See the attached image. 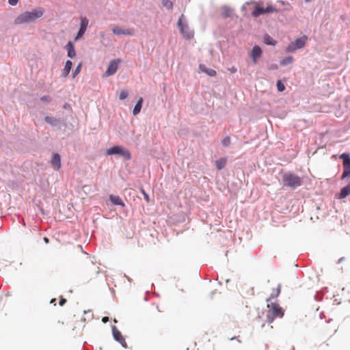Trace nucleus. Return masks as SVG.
I'll return each instance as SVG.
<instances>
[{"mask_svg": "<svg viewBox=\"0 0 350 350\" xmlns=\"http://www.w3.org/2000/svg\"><path fill=\"white\" fill-rule=\"evenodd\" d=\"M109 321V318L107 317H104L103 319H102V321L103 323H107V321Z\"/></svg>", "mask_w": 350, "mask_h": 350, "instance_id": "obj_38", "label": "nucleus"}, {"mask_svg": "<svg viewBox=\"0 0 350 350\" xmlns=\"http://www.w3.org/2000/svg\"><path fill=\"white\" fill-rule=\"evenodd\" d=\"M284 186L290 188H297L302 184L301 178L292 172L285 173L282 178Z\"/></svg>", "mask_w": 350, "mask_h": 350, "instance_id": "obj_3", "label": "nucleus"}, {"mask_svg": "<svg viewBox=\"0 0 350 350\" xmlns=\"http://www.w3.org/2000/svg\"><path fill=\"white\" fill-rule=\"evenodd\" d=\"M162 5L169 10H171L173 8V3L170 0H162Z\"/></svg>", "mask_w": 350, "mask_h": 350, "instance_id": "obj_27", "label": "nucleus"}, {"mask_svg": "<svg viewBox=\"0 0 350 350\" xmlns=\"http://www.w3.org/2000/svg\"><path fill=\"white\" fill-rule=\"evenodd\" d=\"M349 195H350V183L347 186L341 189L338 198L344 199Z\"/></svg>", "mask_w": 350, "mask_h": 350, "instance_id": "obj_15", "label": "nucleus"}, {"mask_svg": "<svg viewBox=\"0 0 350 350\" xmlns=\"http://www.w3.org/2000/svg\"><path fill=\"white\" fill-rule=\"evenodd\" d=\"M66 48L68 50V56L70 58H73L76 55V52L75 50V47L72 42H68L66 46Z\"/></svg>", "mask_w": 350, "mask_h": 350, "instance_id": "obj_18", "label": "nucleus"}, {"mask_svg": "<svg viewBox=\"0 0 350 350\" xmlns=\"http://www.w3.org/2000/svg\"><path fill=\"white\" fill-rule=\"evenodd\" d=\"M230 143V139L229 137H226L221 142L224 146H228Z\"/></svg>", "mask_w": 350, "mask_h": 350, "instance_id": "obj_31", "label": "nucleus"}, {"mask_svg": "<svg viewBox=\"0 0 350 350\" xmlns=\"http://www.w3.org/2000/svg\"><path fill=\"white\" fill-rule=\"evenodd\" d=\"M262 53V49L259 46L255 45L253 46L251 51L250 57L254 64L257 63L258 59L261 57Z\"/></svg>", "mask_w": 350, "mask_h": 350, "instance_id": "obj_10", "label": "nucleus"}, {"mask_svg": "<svg viewBox=\"0 0 350 350\" xmlns=\"http://www.w3.org/2000/svg\"><path fill=\"white\" fill-rule=\"evenodd\" d=\"M306 40L307 37L305 36L297 38L287 46L286 51L288 53H293L297 49H302L306 44Z\"/></svg>", "mask_w": 350, "mask_h": 350, "instance_id": "obj_6", "label": "nucleus"}, {"mask_svg": "<svg viewBox=\"0 0 350 350\" xmlns=\"http://www.w3.org/2000/svg\"><path fill=\"white\" fill-rule=\"evenodd\" d=\"M143 101H144V100H143L142 97H140L138 99V100L137 101V103L133 109V114L134 116H136L140 113L142 107Z\"/></svg>", "mask_w": 350, "mask_h": 350, "instance_id": "obj_16", "label": "nucleus"}, {"mask_svg": "<svg viewBox=\"0 0 350 350\" xmlns=\"http://www.w3.org/2000/svg\"><path fill=\"white\" fill-rule=\"evenodd\" d=\"M55 301V299H52L51 302Z\"/></svg>", "mask_w": 350, "mask_h": 350, "instance_id": "obj_42", "label": "nucleus"}, {"mask_svg": "<svg viewBox=\"0 0 350 350\" xmlns=\"http://www.w3.org/2000/svg\"><path fill=\"white\" fill-rule=\"evenodd\" d=\"M200 69L202 72L206 73L208 75L211 77H214L216 75V71L211 68H207L205 65L200 64Z\"/></svg>", "mask_w": 350, "mask_h": 350, "instance_id": "obj_19", "label": "nucleus"}, {"mask_svg": "<svg viewBox=\"0 0 350 350\" xmlns=\"http://www.w3.org/2000/svg\"><path fill=\"white\" fill-rule=\"evenodd\" d=\"M231 72H235L237 71V69L234 67H232L231 69H230Z\"/></svg>", "mask_w": 350, "mask_h": 350, "instance_id": "obj_39", "label": "nucleus"}, {"mask_svg": "<svg viewBox=\"0 0 350 350\" xmlns=\"http://www.w3.org/2000/svg\"><path fill=\"white\" fill-rule=\"evenodd\" d=\"M143 194H144V198L146 200V201L148 202L149 201V196H148V195L144 191H143Z\"/></svg>", "mask_w": 350, "mask_h": 350, "instance_id": "obj_37", "label": "nucleus"}, {"mask_svg": "<svg viewBox=\"0 0 350 350\" xmlns=\"http://www.w3.org/2000/svg\"><path fill=\"white\" fill-rule=\"evenodd\" d=\"M232 12H233V10L227 6H224L222 8V16L224 17L231 16L232 14Z\"/></svg>", "mask_w": 350, "mask_h": 350, "instance_id": "obj_24", "label": "nucleus"}, {"mask_svg": "<svg viewBox=\"0 0 350 350\" xmlns=\"http://www.w3.org/2000/svg\"><path fill=\"white\" fill-rule=\"evenodd\" d=\"M280 289H281V286H280V284H279V285L278 286V287H277V288H276L275 291H273V292L271 294L270 297H269V299H267V304L269 303V300H270L271 299L276 298V297L279 295V294H280Z\"/></svg>", "mask_w": 350, "mask_h": 350, "instance_id": "obj_26", "label": "nucleus"}, {"mask_svg": "<svg viewBox=\"0 0 350 350\" xmlns=\"http://www.w3.org/2000/svg\"><path fill=\"white\" fill-rule=\"evenodd\" d=\"M279 10L274 7H273L271 5H268L267 8H264L258 5H256L255 6L254 10L252 12V14L254 17H258L262 14H266V13H272V12H276L278 13Z\"/></svg>", "mask_w": 350, "mask_h": 350, "instance_id": "obj_7", "label": "nucleus"}, {"mask_svg": "<svg viewBox=\"0 0 350 350\" xmlns=\"http://www.w3.org/2000/svg\"><path fill=\"white\" fill-rule=\"evenodd\" d=\"M44 14V9L38 8L31 11H26L19 14L14 20L16 25L35 23Z\"/></svg>", "mask_w": 350, "mask_h": 350, "instance_id": "obj_1", "label": "nucleus"}, {"mask_svg": "<svg viewBox=\"0 0 350 350\" xmlns=\"http://www.w3.org/2000/svg\"><path fill=\"white\" fill-rule=\"evenodd\" d=\"M72 66V63L70 60H67L65 64V66L63 69L62 74L64 77H67L70 72Z\"/></svg>", "mask_w": 350, "mask_h": 350, "instance_id": "obj_21", "label": "nucleus"}, {"mask_svg": "<svg viewBox=\"0 0 350 350\" xmlns=\"http://www.w3.org/2000/svg\"><path fill=\"white\" fill-rule=\"evenodd\" d=\"M340 157L343 160L344 170L342 178H345L350 176V155L347 153H343L340 156Z\"/></svg>", "mask_w": 350, "mask_h": 350, "instance_id": "obj_8", "label": "nucleus"}, {"mask_svg": "<svg viewBox=\"0 0 350 350\" xmlns=\"http://www.w3.org/2000/svg\"><path fill=\"white\" fill-rule=\"evenodd\" d=\"M263 41L267 45L275 46L276 44V42L269 35L264 36Z\"/></svg>", "mask_w": 350, "mask_h": 350, "instance_id": "obj_23", "label": "nucleus"}, {"mask_svg": "<svg viewBox=\"0 0 350 350\" xmlns=\"http://www.w3.org/2000/svg\"><path fill=\"white\" fill-rule=\"evenodd\" d=\"M44 120L46 123L49 124L52 126H58L60 124V120L59 119L50 117V116H46L44 118Z\"/></svg>", "mask_w": 350, "mask_h": 350, "instance_id": "obj_17", "label": "nucleus"}, {"mask_svg": "<svg viewBox=\"0 0 350 350\" xmlns=\"http://www.w3.org/2000/svg\"><path fill=\"white\" fill-rule=\"evenodd\" d=\"M109 200L113 205H118L122 207L125 206L124 202L118 196L110 195Z\"/></svg>", "mask_w": 350, "mask_h": 350, "instance_id": "obj_14", "label": "nucleus"}, {"mask_svg": "<svg viewBox=\"0 0 350 350\" xmlns=\"http://www.w3.org/2000/svg\"><path fill=\"white\" fill-rule=\"evenodd\" d=\"M121 345L124 347V348H126L127 347V345H126V342L124 340V338H123L120 342H119Z\"/></svg>", "mask_w": 350, "mask_h": 350, "instance_id": "obj_35", "label": "nucleus"}, {"mask_svg": "<svg viewBox=\"0 0 350 350\" xmlns=\"http://www.w3.org/2000/svg\"><path fill=\"white\" fill-rule=\"evenodd\" d=\"M119 61V59H114L110 62V64L105 73V77L113 75L118 70V64Z\"/></svg>", "mask_w": 350, "mask_h": 350, "instance_id": "obj_11", "label": "nucleus"}, {"mask_svg": "<svg viewBox=\"0 0 350 350\" xmlns=\"http://www.w3.org/2000/svg\"><path fill=\"white\" fill-rule=\"evenodd\" d=\"M112 334L114 339L117 342H120L123 338L121 332L116 328V326H112Z\"/></svg>", "mask_w": 350, "mask_h": 350, "instance_id": "obj_20", "label": "nucleus"}, {"mask_svg": "<svg viewBox=\"0 0 350 350\" xmlns=\"http://www.w3.org/2000/svg\"><path fill=\"white\" fill-rule=\"evenodd\" d=\"M268 68L270 70H277L278 68V66L275 64H273L270 65Z\"/></svg>", "mask_w": 350, "mask_h": 350, "instance_id": "obj_33", "label": "nucleus"}, {"mask_svg": "<svg viewBox=\"0 0 350 350\" xmlns=\"http://www.w3.org/2000/svg\"><path fill=\"white\" fill-rule=\"evenodd\" d=\"M267 321L271 323L277 318H282L284 310L277 303L271 302L267 304Z\"/></svg>", "mask_w": 350, "mask_h": 350, "instance_id": "obj_2", "label": "nucleus"}, {"mask_svg": "<svg viewBox=\"0 0 350 350\" xmlns=\"http://www.w3.org/2000/svg\"><path fill=\"white\" fill-rule=\"evenodd\" d=\"M128 95H129L128 92L125 90H121V92L120 93L119 98L120 100H124L127 98Z\"/></svg>", "mask_w": 350, "mask_h": 350, "instance_id": "obj_28", "label": "nucleus"}, {"mask_svg": "<svg viewBox=\"0 0 350 350\" xmlns=\"http://www.w3.org/2000/svg\"><path fill=\"white\" fill-rule=\"evenodd\" d=\"M51 164L54 166L56 170H59L61 167V157L57 153H55L53 155Z\"/></svg>", "mask_w": 350, "mask_h": 350, "instance_id": "obj_13", "label": "nucleus"}, {"mask_svg": "<svg viewBox=\"0 0 350 350\" xmlns=\"http://www.w3.org/2000/svg\"><path fill=\"white\" fill-rule=\"evenodd\" d=\"M227 159L221 158L215 161V165L218 170H222L226 165Z\"/></svg>", "mask_w": 350, "mask_h": 350, "instance_id": "obj_22", "label": "nucleus"}, {"mask_svg": "<svg viewBox=\"0 0 350 350\" xmlns=\"http://www.w3.org/2000/svg\"><path fill=\"white\" fill-rule=\"evenodd\" d=\"M81 63L79 64L78 66L76 67L74 73H73V78H75L81 71Z\"/></svg>", "mask_w": 350, "mask_h": 350, "instance_id": "obj_30", "label": "nucleus"}, {"mask_svg": "<svg viewBox=\"0 0 350 350\" xmlns=\"http://www.w3.org/2000/svg\"><path fill=\"white\" fill-rule=\"evenodd\" d=\"M44 241L46 243H48L49 242V239L47 238V237H44Z\"/></svg>", "mask_w": 350, "mask_h": 350, "instance_id": "obj_40", "label": "nucleus"}, {"mask_svg": "<svg viewBox=\"0 0 350 350\" xmlns=\"http://www.w3.org/2000/svg\"><path fill=\"white\" fill-rule=\"evenodd\" d=\"M277 88L279 92H283L285 90V86L280 81H278Z\"/></svg>", "mask_w": 350, "mask_h": 350, "instance_id": "obj_29", "label": "nucleus"}, {"mask_svg": "<svg viewBox=\"0 0 350 350\" xmlns=\"http://www.w3.org/2000/svg\"><path fill=\"white\" fill-rule=\"evenodd\" d=\"M107 155L118 154L126 160L131 159V154L129 150L121 146H113L106 152Z\"/></svg>", "mask_w": 350, "mask_h": 350, "instance_id": "obj_5", "label": "nucleus"}, {"mask_svg": "<svg viewBox=\"0 0 350 350\" xmlns=\"http://www.w3.org/2000/svg\"><path fill=\"white\" fill-rule=\"evenodd\" d=\"M19 0H8V3L12 6H15L17 5Z\"/></svg>", "mask_w": 350, "mask_h": 350, "instance_id": "obj_32", "label": "nucleus"}, {"mask_svg": "<svg viewBox=\"0 0 350 350\" xmlns=\"http://www.w3.org/2000/svg\"><path fill=\"white\" fill-rule=\"evenodd\" d=\"M293 62V57L292 56H288L280 61V65L284 66L291 64Z\"/></svg>", "mask_w": 350, "mask_h": 350, "instance_id": "obj_25", "label": "nucleus"}, {"mask_svg": "<svg viewBox=\"0 0 350 350\" xmlns=\"http://www.w3.org/2000/svg\"><path fill=\"white\" fill-rule=\"evenodd\" d=\"M89 24V21L86 17H81V24L79 29L77 33V36H75V40H78L81 39L85 34L87 27Z\"/></svg>", "mask_w": 350, "mask_h": 350, "instance_id": "obj_9", "label": "nucleus"}, {"mask_svg": "<svg viewBox=\"0 0 350 350\" xmlns=\"http://www.w3.org/2000/svg\"><path fill=\"white\" fill-rule=\"evenodd\" d=\"M40 99L44 102H49L51 100V98L48 96H43Z\"/></svg>", "mask_w": 350, "mask_h": 350, "instance_id": "obj_34", "label": "nucleus"}, {"mask_svg": "<svg viewBox=\"0 0 350 350\" xmlns=\"http://www.w3.org/2000/svg\"><path fill=\"white\" fill-rule=\"evenodd\" d=\"M66 300L64 298H62L60 300H59V304L60 306H63L65 303H66Z\"/></svg>", "mask_w": 350, "mask_h": 350, "instance_id": "obj_36", "label": "nucleus"}, {"mask_svg": "<svg viewBox=\"0 0 350 350\" xmlns=\"http://www.w3.org/2000/svg\"><path fill=\"white\" fill-rule=\"evenodd\" d=\"M177 25L184 38L190 39L193 36V31L188 26L183 14L179 17Z\"/></svg>", "mask_w": 350, "mask_h": 350, "instance_id": "obj_4", "label": "nucleus"}, {"mask_svg": "<svg viewBox=\"0 0 350 350\" xmlns=\"http://www.w3.org/2000/svg\"><path fill=\"white\" fill-rule=\"evenodd\" d=\"M306 2H310L311 0H304Z\"/></svg>", "mask_w": 350, "mask_h": 350, "instance_id": "obj_41", "label": "nucleus"}, {"mask_svg": "<svg viewBox=\"0 0 350 350\" xmlns=\"http://www.w3.org/2000/svg\"><path fill=\"white\" fill-rule=\"evenodd\" d=\"M112 32L117 36L120 35H129V36H133L134 34V31L132 29H122L119 27H113L111 29Z\"/></svg>", "mask_w": 350, "mask_h": 350, "instance_id": "obj_12", "label": "nucleus"}]
</instances>
